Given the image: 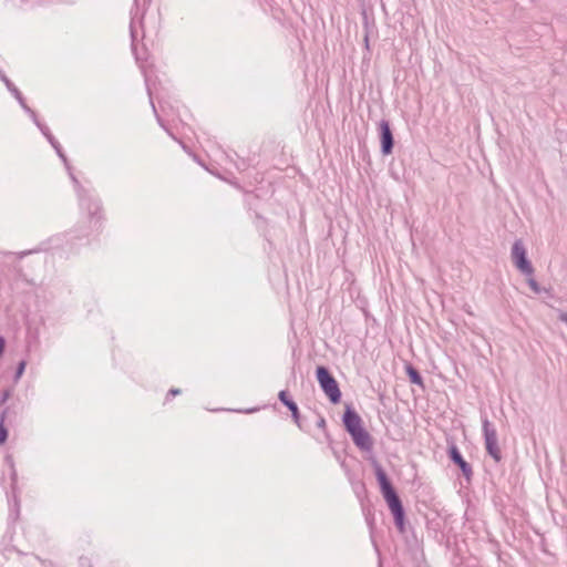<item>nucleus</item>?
Listing matches in <instances>:
<instances>
[{"label":"nucleus","mask_w":567,"mask_h":567,"mask_svg":"<svg viewBox=\"0 0 567 567\" xmlns=\"http://www.w3.org/2000/svg\"><path fill=\"white\" fill-rule=\"evenodd\" d=\"M326 425H327V423H326V419H324L323 416H321V415H320V416H319V419H318V421H317V426H318L319 429L324 430V429H326Z\"/></svg>","instance_id":"obj_20"},{"label":"nucleus","mask_w":567,"mask_h":567,"mask_svg":"<svg viewBox=\"0 0 567 567\" xmlns=\"http://www.w3.org/2000/svg\"><path fill=\"white\" fill-rule=\"evenodd\" d=\"M49 143L52 145V147L55 150L56 153H60L62 150L60 143L55 140L54 136H49Z\"/></svg>","instance_id":"obj_17"},{"label":"nucleus","mask_w":567,"mask_h":567,"mask_svg":"<svg viewBox=\"0 0 567 567\" xmlns=\"http://www.w3.org/2000/svg\"><path fill=\"white\" fill-rule=\"evenodd\" d=\"M32 252H33V250L22 251L19 254V258H23L24 256L32 254Z\"/></svg>","instance_id":"obj_23"},{"label":"nucleus","mask_w":567,"mask_h":567,"mask_svg":"<svg viewBox=\"0 0 567 567\" xmlns=\"http://www.w3.org/2000/svg\"><path fill=\"white\" fill-rule=\"evenodd\" d=\"M558 320L567 324V312H560L558 315Z\"/></svg>","instance_id":"obj_21"},{"label":"nucleus","mask_w":567,"mask_h":567,"mask_svg":"<svg viewBox=\"0 0 567 567\" xmlns=\"http://www.w3.org/2000/svg\"><path fill=\"white\" fill-rule=\"evenodd\" d=\"M405 372L411 383L420 385L422 389H424L423 377L416 368L409 363L405 367Z\"/></svg>","instance_id":"obj_11"},{"label":"nucleus","mask_w":567,"mask_h":567,"mask_svg":"<svg viewBox=\"0 0 567 567\" xmlns=\"http://www.w3.org/2000/svg\"><path fill=\"white\" fill-rule=\"evenodd\" d=\"M484 444L486 453L496 462L499 463L503 458L501 449L498 446L497 432L495 426L485 416L482 419Z\"/></svg>","instance_id":"obj_4"},{"label":"nucleus","mask_w":567,"mask_h":567,"mask_svg":"<svg viewBox=\"0 0 567 567\" xmlns=\"http://www.w3.org/2000/svg\"><path fill=\"white\" fill-rule=\"evenodd\" d=\"M0 80L6 84L7 89L13 94L21 107L28 113L33 114V110L29 107L19 89L10 81V79L0 70Z\"/></svg>","instance_id":"obj_10"},{"label":"nucleus","mask_w":567,"mask_h":567,"mask_svg":"<svg viewBox=\"0 0 567 567\" xmlns=\"http://www.w3.org/2000/svg\"><path fill=\"white\" fill-rule=\"evenodd\" d=\"M56 154H58V155H59V157L64 162V164H65V166H66V168H68V171H69V174H72V173H71V167H70V166H69V164H68V158H66L65 154L63 153V151L61 150V151H60V153H56Z\"/></svg>","instance_id":"obj_18"},{"label":"nucleus","mask_w":567,"mask_h":567,"mask_svg":"<svg viewBox=\"0 0 567 567\" xmlns=\"http://www.w3.org/2000/svg\"><path fill=\"white\" fill-rule=\"evenodd\" d=\"M316 378L320 389L329 399V401L332 404L340 403L342 393L338 381L336 380L329 368L326 365H318L316 368Z\"/></svg>","instance_id":"obj_3"},{"label":"nucleus","mask_w":567,"mask_h":567,"mask_svg":"<svg viewBox=\"0 0 567 567\" xmlns=\"http://www.w3.org/2000/svg\"><path fill=\"white\" fill-rule=\"evenodd\" d=\"M447 456L450 461L460 468L466 482L471 483L473 477L472 465L463 457L461 451L454 443L449 445Z\"/></svg>","instance_id":"obj_7"},{"label":"nucleus","mask_w":567,"mask_h":567,"mask_svg":"<svg viewBox=\"0 0 567 567\" xmlns=\"http://www.w3.org/2000/svg\"><path fill=\"white\" fill-rule=\"evenodd\" d=\"M511 256L513 264L523 275L532 276L534 274V267L527 258V250L522 240L514 241Z\"/></svg>","instance_id":"obj_6"},{"label":"nucleus","mask_w":567,"mask_h":567,"mask_svg":"<svg viewBox=\"0 0 567 567\" xmlns=\"http://www.w3.org/2000/svg\"><path fill=\"white\" fill-rule=\"evenodd\" d=\"M85 560H86V558L81 557V558H80V563H81V565H85Z\"/></svg>","instance_id":"obj_24"},{"label":"nucleus","mask_w":567,"mask_h":567,"mask_svg":"<svg viewBox=\"0 0 567 567\" xmlns=\"http://www.w3.org/2000/svg\"><path fill=\"white\" fill-rule=\"evenodd\" d=\"M255 411H257V409H249V410H246L245 412L246 413H251V412H255Z\"/></svg>","instance_id":"obj_25"},{"label":"nucleus","mask_w":567,"mask_h":567,"mask_svg":"<svg viewBox=\"0 0 567 567\" xmlns=\"http://www.w3.org/2000/svg\"><path fill=\"white\" fill-rule=\"evenodd\" d=\"M342 423L344 430L350 435L352 442L359 450L363 452L372 451L373 439L371 434L364 429L362 417L351 404L346 405L342 415Z\"/></svg>","instance_id":"obj_2"},{"label":"nucleus","mask_w":567,"mask_h":567,"mask_svg":"<svg viewBox=\"0 0 567 567\" xmlns=\"http://www.w3.org/2000/svg\"><path fill=\"white\" fill-rule=\"evenodd\" d=\"M29 115L33 120L34 124L40 128L42 134L47 137V140H49V136H53L52 133L50 132V128L45 124H43L39 121L37 113L34 111H33V114H29Z\"/></svg>","instance_id":"obj_12"},{"label":"nucleus","mask_w":567,"mask_h":567,"mask_svg":"<svg viewBox=\"0 0 567 567\" xmlns=\"http://www.w3.org/2000/svg\"><path fill=\"white\" fill-rule=\"evenodd\" d=\"M8 440V430L3 425V423H0V444H4Z\"/></svg>","instance_id":"obj_15"},{"label":"nucleus","mask_w":567,"mask_h":567,"mask_svg":"<svg viewBox=\"0 0 567 567\" xmlns=\"http://www.w3.org/2000/svg\"><path fill=\"white\" fill-rule=\"evenodd\" d=\"M70 177L74 184L80 206L83 209H85L92 218L97 216L102 208L101 202L97 198H95L90 190L81 186L79 179L74 176V174H70Z\"/></svg>","instance_id":"obj_5"},{"label":"nucleus","mask_w":567,"mask_h":567,"mask_svg":"<svg viewBox=\"0 0 567 567\" xmlns=\"http://www.w3.org/2000/svg\"><path fill=\"white\" fill-rule=\"evenodd\" d=\"M371 465L374 471V475L377 478V482L379 484V488L381 492L382 497L384 498L392 516L393 522L396 527V529L403 534L406 530V518H405V509L403 506V503L393 486L390 477L388 476L386 472L382 467V465L378 462L377 458H371Z\"/></svg>","instance_id":"obj_1"},{"label":"nucleus","mask_w":567,"mask_h":567,"mask_svg":"<svg viewBox=\"0 0 567 567\" xmlns=\"http://www.w3.org/2000/svg\"><path fill=\"white\" fill-rule=\"evenodd\" d=\"M6 339L0 336V358L3 355L4 353V350H6Z\"/></svg>","instance_id":"obj_19"},{"label":"nucleus","mask_w":567,"mask_h":567,"mask_svg":"<svg viewBox=\"0 0 567 567\" xmlns=\"http://www.w3.org/2000/svg\"><path fill=\"white\" fill-rule=\"evenodd\" d=\"M25 365H27V363L23 360L18 363L16 372H14L16 381L19 380L22 377V374L24 373Z\"/></svg>","instance_id":"obj_13"},{"label":"nucleus","mask_w":567,"mask_h":567,"mask_svg":"<svg viewBox=\"0 0 567 567\" xmlns=\"http://www.w3.org/2000/svg\"><path fill=\"white\" fill-rule=\"evenodd\" d=\"M179 393H181V389H175V388H174V389H171V390L168 391V394H167V395H173V396H175V395H177V394H179Z\"/></svg>","instance_id":"obj_22"},{"label":"nucleus","mask_w":567,"mask_h":567,"mask_svg":"<svg viewBox=\"0 0 567 567\" xmlns=\"http://www.w3.org/2000/svg\"><path fill=\"white\" fill-rule=\"evenodd\" d=\"M527 284L535 293L538 295L543 291L542 287L534 278H528Z\"/></svg>","instance_id":"obj_14"},{"label":"nucleus","mask_w":567,"mask_h":567,"mask_svg":"<svg viewBox=\"0 0 567 567\" xmlns=\"http://www.w3.org/2000/svg\"><path fill=\"white\" fill-rule=\"evenodd\" d=\"M151 103H153V102L151 101ZM152 109H153V110H154V112L156 113V109H155V105H154V104H152Z\"/></svg>","instance_id":"obj_26"},{"label":"nucleus","mask_w":567,"mask_h":567,"mask_svg":"<svg viewBox=\"0 0 567 567\" xmlns=\"http://www.w3.org/2000/svg\"><path fill=\"white\" fill-rule=\"evenodd\" d=\"M130 33H131V38H132V48L134 49L135 41H136V30L134 27V18H132L131 23H130Z\"/></svg>","instance_id":"obj_16"},{"label":"nucleus","mask_w":567,"mask_h":567,"mask_svg":"<svg viewBox=\"0 0 567 567\" xmlns=\"http://www.w3.org/2000/svg\"><path fill=\"white\" fill-rule=\"evenodd\" d=\"M278 399L291 412V417H292L293 422L300 429H302L299 408H298L297 403L289 395V392L287 390H281L278 393Z\"/></svg>","instance_id":"obj_9"},{"label":"nucleus","mask_w":567,"mask_h":567,"mask_svg":"<svg viewBox=\"0 0 567 567\" xmlns=\"http://www.w3.org/2000/svg\"><path fill=\"white\" fill-rule=\"evenodd\" d=\"M380 147L382 155L392 154L394 148V136L388 120H381L378 126Z\"/></svg>","instance_id":"obj_8"}]
</instances>
